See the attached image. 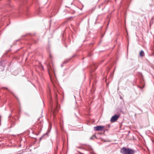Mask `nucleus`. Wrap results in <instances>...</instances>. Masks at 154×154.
Returning <instances> with one entry per match:
<instances>
[{"mask_svg":"<svg viewBox=\"0 0 154 154\" xmlns=\"http://www.w3.org/2000/svg\"><path fill=\"white\" fill-rule=\"evenodd\" d=\"M47 68L48 69V70L49 72L50 71V69H51V66L50 64H48L47 65Z\"/></svg>","mask_w":154,"mask_h":154,"instance_id":"nucleus-4","label":"nucleus"},{"mask_svg":"<svg viewBox=\"0 0 154 154\" xmlns=\"http://www.w3.org/2000/svg\"><path fill=\"white\" fill-rule=\"evenodd\" d=\"M140 55L141 57H143L144 56V54L143 51H141L140 53Z\"/></svg>","mask_w":154,"mask_h":154,"instance_id":"nucleus-5","label":"nucleus"},{"mask_svg":"<svg viewBox=\"0 0 154 154\" xmlns=\"http://www.w3.org/2000/svg\"><path fill=\"white\" fill-rule=\"evenodd\" d=\"M56 110H54V114H55L56 113Z\"/></svg>","mask_w":154,"mask_h":154,"instance_id":"nucleus-7","label":"nucleus"},{"mask_svg":"<svg viewBox=\"0 0 154 154\" xmlns=\"http://www.w3.org/2000/svg\"><path fill=\"white\" fill-rule=\"evenodd\" d=\"M119 117V116L117 115H115L112 116L111 119V121L112 122H113L116 121Z\"/></svg>","mask_w":154,"mask_h":154,"instance_id":"nucleus-3","label":"nucleus"},{"mask_svg":"<svg viewBox=\"0 0 154 154\" xmlns=\"http://www.w3.org/2000/svg\"><path fill=\"white\" fill-rule=\"evenodd\" d=\"M42 69L44 70V68H43V67L42 66Z\"/></svg>","mask_w":154,"mask_h":154,"instance_id":"nucleus-8","label":"nucleus"},{"mask_svg":"<svg viewBox=\"0 0 154 154\" xmlns=\"http://www.w3.org/2000/svg\"><path fill=\"white\" fill-rule=\"evenodd\" d=\"M96 137V136L94 135H93L92 136V137L91 138V139H93L94 138Z\"/></svg>","mask_w":154,"mask_h":154,"instance_id":"nucleus-6","label":"nucleus"},{"mask_svg":"<svg viewBox=\"0 0 154 154\" xmlns=\"http://www.w3.org/2000/svg\"><path fill=\"white\" fill-rule=\"evenodd\" d=\"M120 151L122 154H134L135 153L134 150L133 149L125 147L121 148Z\"/></svg>","mask_w":154,"mask_h":154,"instance_id":"nucleus-1","label":"nucleus"},{"mask_svg":"<svg viewBox=\"0 0 154 154\" xmlns=\"http://www.w3.org/2000/svg\"><path fill=\"white\" fill-rule=\"evenodd\" d=\"M105 127L103 126H98L94 127V129L96 131H102L104 130Z\"/></svg>","mask_w":154,"mask_h":154,"instance_id":"nucleus-2","label":"nucleus"}]
</instances>
